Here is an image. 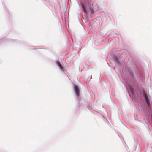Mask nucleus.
<instances>
[{
  "label": "nucleus",
  "mask_w": 152,
  "mask_h": 152,
  "mask_svg": "<svg viewBox=\"0 0 152 152\" xmlns=\"http://www.w3.org/2000/svg\"><path fill=\"white\" fill-rule=\"evenodd\" d=\"M74 86L75 93L77 96L78 97L80 96V94H79V90L78 88V86L76 85H75Z\"/></svg>",
  "instance_id": "1"
},
{
  "label": "nucleus",
  "mask_w": 152,
  "mask_h": 152,
  "mask_svg": "<svg viewBox=\"0 0 152 152\" xmlns=\"http://www.w3.org/2000/svg\"><path fill=\"white\" fill-rule=\"evenodd\" d=\"M82 9L86 13L87 12V11L86 10V7L83 4H82Z\"/></svg>",
  "instance_id": "4"
},
{
  "label": "nucleus",
  "mask_w": 152,
  "mask_h": 152,
  "mask_svg": "<svg viewBox=\"0 0 152 152\" xmlns=\"http://www.w3.org/2000/svg\"><path fill=\"white\" fill-rule=\"evenodd\" d=\"M143 95L146 102L148 104V96L145 91L143 92Z\"/></svg>",
  "instance_id": "2"
},
{
  "label": "nucleus",
  "mask_w": 152,
  "mask_h": 152,
  "mask_svg": "<svg viewBox=\"0 0 152 152\" xmlns=\"http://www.w3.org/2000/svg\"><path fill=\"white\" fill-rule=\"evenodd\" d=\"M56 63H57V64H58V66L60 68V69H62V66L61 65V64L60 63V62L59 61H57L56 62Z\"/></svg>",
  "instance_id": "3"
},
{
  "label": "nucleus",
  "mask_w": 152,
  "mask_h": 152,
  "mask_svg": "<svg viewBox=\"0 0 152 152\" xmlns=\"http://www.w3.org/2000/svg\"><path fill=\"white\" fill-rule=\"evenodd\" d=\"M116 61H118V59H116Z\"/></svg>",
  "instance_id": "5"
}]
</instances>
